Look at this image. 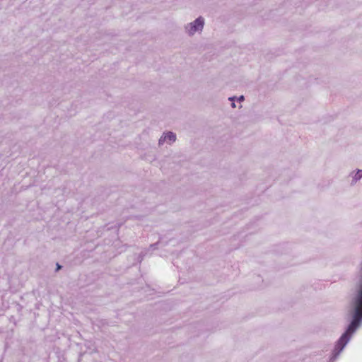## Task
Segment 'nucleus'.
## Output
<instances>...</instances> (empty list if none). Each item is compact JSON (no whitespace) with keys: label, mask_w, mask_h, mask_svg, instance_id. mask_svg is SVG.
Masks as SVG:
<instances>
[{"label":"nucleus","mask_w":362,"mask_h":362,"mask_svg":"<svg viewBox=\"0 0 362 362\" xmlns=\"http://www.w3.org/2000/svg\"><path fill=\"white\" fill-rule=\"evenodd\" d=\"M165 136H166V139L170 142L173 143L176 141V134L172 132H168L166 133H163Z\"/></svg>","instance_id":"nucleus-3"},{"label":"nucleus","mask_w":362,"mask_h":362,"mask_svg":"<svg viewBox=\"0 0 362 362\" xmlns=\"http://www.w3.org/2000/svg\"><path fill=\"white\" fill-rule=\"evenodd\" d=\"M349 177H351V185H355L358 180L362 178V170H358L356 172H351Z\"/></svg>","instance_id":"nucleus-2"},{"label":"nucleus","mask_w":362,"mask_h":362,"mask_svg":"<svg viewBox=\"0 0 362 362\" xmlns=\"http://www.w3.org/2000/svg\"><path fill=\"white\" fill-rule=\"evenodd\" d=\"M158 243H159V242H157V243H156L151 244V245H150V247H150L151 249L156 250V249H157V248H158Z\"/></svg>","instance_id":"nucleus-5"},{"label":"nucleus","mask_w":362,"mask_h":362,"mask_svg":"<svg viewBox=\"0 0 362 362\" xmlns=\"http://www.w3.org/2000/svg\"><path fill=\"white\" fill-rule=\"evenodd\" d=\"M235 99V97H234V96L229 98V100H231V101H234Z\"/></svg>","instance_id":"nucleus-9"},{"label":"nucleus","mask_w":362,"mask_h":362,"mask_svg":"<svg viewBox=\"0 0 362 362\" xmlns=\"http://www.w3.org/2000/svg\"><path fill=\"white\" fill-rule=\"evenodd\" d=\"M62 268V266L59 265V264H57V270H59Z\"/></svg>","instance_id":"nucleus-8"},{"label":"nucleus","mask_w":362,"mask_h":362,"mask_svg":"<svg viewBox=\"0 0 362 362\" xmlns=\"http://www.w3.org/2000/svg\"><path fill=\"white\" fill-rule=\"evenodd\" d=\"M244 99H245V98H244V96H243V95H240V96L238 98V100H239V101H243V100H244Z\"/></svg>","instance_id":"nucleus-7"},{"label":"nucleus","mask_w":362,"mask_h":362,"mask_svg":"<svg viewBox=\"0 0 362 362\" xmlns=\"http://www.w3.org/2000/svg\"><path fill=\"white\" fill-rule=\"evenodd\" d=\"M167 141L166 136H165L164 134H163L160 138L158 140V145L162 146L165 143V141Z\"/></svg>","instance_id":"nucleus-4"},{"label":"nucleus","mask_w":362,"mask_h":362,"mask_svg":"<svg viewBox=\"0 0 362 362\" xmlns=\"http://www.w3.org/2000/svg\"><path fill=\"white\" fill-rule=\"evenodd\" d=\"M231 107H233V108H234V107H235V103H231Z\"/></svg>","instance_id":"nucleus-10"},{"label":"nucleus","mask_w":362,"mask_h":362,"mask_svg":"<svg viewBox=\"0 0 362 362\" xmlns=\"http://www.w3.org/2000/svg\"><path fill=\"white\" fill-rule=\"evenodd\" d=\"M204 26V18L199 16L194 21L185 25V31L189 36H193L197 32L202 33Z\"/></svg>","instance_id":"nucleus-1"},{"label":"nucleus","mask_w":362,"mask_h":362,"mask_svg":"<svg viewBox=\"0 0 362 362\" xmlns=\"http://www.w3.org/2000/svg\"><path fill=\"white\" fill-rule=\"evenodd\" d=\"M144 256H145V254L143 252L139 254V262H141L143 260Z\"/></svg>","instance_id":"nucleus-6"}]
</instances>
